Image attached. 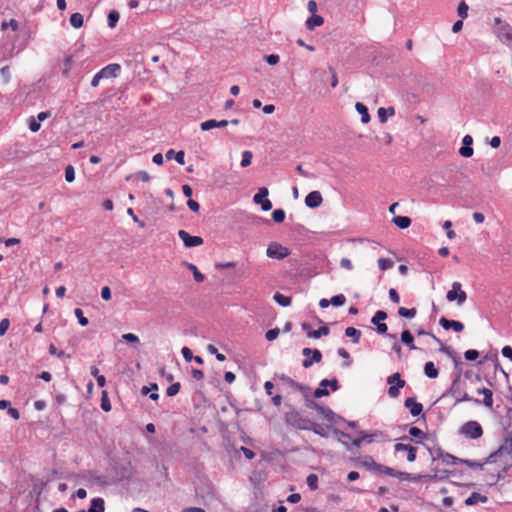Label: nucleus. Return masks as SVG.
<instances>
[{
    "instance_id": "obj_1",
    "label": "nucleus",
    "mask_w": 512,
    "mask_h": 512,
    "mask_svg": "<svg viewBox=\"0 0 512 512\" xmlns=\"http://www.w3.org/2000/svg\"><path fill=\"white\" fill-rule=\"evenodd\" d=\"M448 393L455 399V404L463 401H472L477 405H480V400L477 398L470 397L462 388L460 374L453 380Z\"/></svg>"
},
{
    "instance_id": "obj_2",
    "label": "nucleus",
    "mask_w": 512,
    "mask_h": 512,
    "mask_svg": "<svg viewBox=\"0 0 512 512\" xmlns=\"http://www.w3.org/2000/svg\"><path fill=\"white\" fill-rule=\"evenodd\" d=\"M494 33L503 44L512 46V26L499 17L494 18Z\"/></svg>"
},
{
    "instance_id": "obj_3",
    "label": "nucleus",
    "mask_w": 512,
    "mask_h": 512,
    "mask_svg": "<svg viewBox=\"0 0 512 512\" xmlns=\"http://www.w3.org/2000/svg\"><path fill=\"white\" fill-rule=\"evenodd\" d=\"M196 494L203 499L206 505L219 499L216 487L208 480L201 482V484L196 487Z\"/></svg>"
},
{
    "instance_id": "obj_4",
    "label": "nucleus",
    "mask_w": 512,
    "mask_h": 512,
    "mask_svg": "<svg viewBox=\"0 0 512 512\" xmlns=\"http://www.w3.org/2000/svg\"><path fill=\"white\" fill-rule=\"evenodd\" d=\"M511 454H512V432H509L503 439V441L500 444V446L498 447V449L496 451H494L493 453H491L487 457L485 463H492L495 461V459L497 457H501L503 455H509L511 457V462L510 463L507 462L506 465L511 466L512 465Z\"/></svg>"
},
{
    "instance_id": "obj_5",
    "label": "nucleus",
    "mask_w": 512,
    "mask_h": 512,
    "mask_svg": "<svg viewBox=\"0 0 512 512\" xmlns=\"http://www.w3.org/2000/svg\"><path fill=\"white\" fill-rule=\"evenodd\" d=\"M286 421L291 426L301 430H308L312 423L310 419L303 417L297 411L288 412L286 414Z\"/></svg>"
},
{
    "instance_id": "obj_6",
    "label": "nucleus",
    "mask_w": 512,
    "mask_h": 512,
    "mask_svg": "<svg viewBox=\"0 0 512 512\" xmlns=\"http://www.w3.org/2000/svg\"><path fill=\"white\" fill-rule=\"evenodd\" d=\"M446 299L449 302H457V305L461 306L467 300V294L462 290L460 282H453L451 289L446 294Z\"/></svg>"
},
{
    "instance_id": "obj_7",
    "label": "nucleus",
    "mask_w": 512,
    "mask_h": 512,
    "mask_svg": "<svg viewBox=\"0 0 512 512\" xmlns=\"http://www.w3.org/2000/svg\"><path fill=\"white\" fill-rule=\"evenodd\" d=\"M461 433L469 439H478L483 435L481 425L476 421H468L461 426Z\"/></svg>"
},
{
    "instance_id": "obj_8",
    "label": "nucleus",
    "mask_w": 512,
    "mask_h": 512,
    "mask_svg": "<svg viewBox=\"0 0 512 512\" xmlns=\"http://www.w3.org/2000/svg\"><path fill=\"white\" fill-rule=\"evenodd\" d=\"M387 383L390 385L388 389V395L391 398H396L399 393L400 389L405 386V381L401 379V376L398 372L390 375L387 378Z\"/></svg>"
},
{
    "instance_id": "obj_9",
    "label": "nucleus",
    "mask_w": 512,
    "mask_h": 512,
    "mask_svg": "<svg viewBox=\"0 0 512 512\" xmlns=\"http://www.w3.org/2000/svg\"><path fill=\"white\" fill-rule=\"evenodd\" d=\"M266 254L269 258L282 260L290 254V250L279 243L273 242L268 245Z\"/></svg>"
},
{
    "instance_id": "obj_10",
    "label": "nucleus",
    "mask_w": 512,
    "mask_h": 512,
    "mask_svg": "<svg viewBox=\"0 0 512 512\" xmlns=\"http://www.w3.org/2000/svg\"><path fill=\"white\" fill-rule=\"evenodd\" d=\"M331 387L333 391H337L339 389V382L336 378L333 379H323L319 383V387L314 391L315 398H321L329 395V391L326 390V387Z\"/></svg>"
},
{
    "instance_id": "obj_11",
    "label": "nucleus",
    "mask_w": 512,
    "mask_h": 512,
    "mask_svg": "<svg viewBox=\"0 0 512 512\" xmlns=\"http://www.w3.org/2000/svg\"><path fill=\"white\" fill-rule=\"evenodd\" d=\"M306 407L317 411L327 421L331 422L334 420L335 413L329 407L322 406L312 399H307Z\"/></svg>"
},
{
    "instance_id": "obj_12",
    "label": "nucleus",
    "mask_w": 512,
    "mask_h": 512,
    "mask_svg": "<svg viewBox=\"0 0 512 512\" xmlns=\"http://www.w3.org/2000/svg\"><path fill=\"white\" fill-rule=\"evenodd\" d=\"M303 356H309L310 354H313V357L306 358L302 362V366L304 368L311 367L314 363H319L322 360V353L318 349H311V348H304L302 350Z\"/></svg>"
},
{
    "instance_id": "obj_13",
    "label": "nucleus",
    "mask_w": 512,
    "mask_h": 512,
    "mask_svg": "<svg viewBox=\"0 0 512 512\" xmlns=\"http://www.w3.org/2000/svg\"><path fill=\"white\" fill-rule=\"evenodd\" d=\"M178 236L183 241L184 246L187 248H192L203 244V239L200 236H192L185 230H179Z\"/></svg>"
},
{
    "instance_id": "obj_14",
    "label": "nucleus",
    "mask_w": 512,
    "mask_h": 512,
    "mask_svg": "<svg viewBox=\"0 0 512 512\" xmlns=\"http://www.w3.org/2000/svg\"><path fill=\"white\" fill-rule=\"evenodd\" d=\"M439 324L445 330L453 329L455 332H458V333L462 332L464 330V325L462 322L456 321V320H450L445 317L440 318Z\"/></svg>"
},
{
    "instance_id": "obj_15",
    "label": "nucleus",
    "mask_w": 512,
    "mask_h": 512,
    "mask_svg": "<svg viewBox=\"0 0 512 512\" xmlns=\"http://www.w3.org/2000/svg\"><path fill=\"white\" fill-rule=\"evenodd\" d=\"M322 202L323 198L319 191H312L305 197V204L311 209L318 208Z\"/></svg>"
},
{
    "instance_id": "obj_16",
    "label": "nucleus",
    "mask_w": 512,
    "mask_h": 512,
    "mask_svg": "<svg viewBox=\"0 0 512 512\" xmlns=\"http://www.w3.org/2000/svg\"><path fill=\"white\" fill-rule=\"evenodd\" d=\"M121 71V66L116 63L108 64L104 68H102L99 72L101 73L103 79L117 77Z\"/></svg>"
},
{
    "instance_id": "obj_17",
    "label": "nucleus",
    "mask_w": 512,
    "mask_h": 512,
    "mask_svg": "<svg viewBox=\"0 0 512 512\" xmlns=\"http://www.w3.org/2000/svg\"><path fill=\"white\" fill-rule=\"evenodd\" d=\"M404 406L409 409L410 414L414 417L419 416L423 411L422 404L416 402L414 397L407 398L404 402Z\"/></svg>"
},
{
    "instance_id": "obj_18",
    "label": "nucleus",
    "mask_w": 512,
    "mask_h": 512,
    "mask_svg": "<svg viewBox=\"0 0 512 512\" xmlns=\"http://www.w3.org/2000/svg\"><path fill=\"white\" fill-rule=\"evenodd\" d=\"M229 124L228 120H220L217 121L215 119H209L200 124V128L202 131H208L213 128H223Z\"/></svg>"
},
{
    "instance_id": "obj_19",
    "label": "nucleus",
    "mask_w": 512,
    "mask_h": 512,
    "mask_svg": "<svg viewBox=\"0 0 512 512\" xmlns=\"http://www.w3.org/2000/svg\"><path fill=\"white\" fill-rule=\"evenodd\" d=\"M477 393L483 394V396H484L483 400L482 401L480 400V402H481L480 404H483L487 408H492V406H493L492 391L488 388L483 387V388H478Z\"/></svg>"
},
{
    "instance_id": "obj_20",
    "label": "nucleus",
    "mask_w": 512,
    "mask_h": 512,
    "mask_svg": "<svg viewBox=\"0 0 512 512\" xmlns=\"http://www.w3.org/2000/svg\"><path fill=\"white\" fill-rule=\"evenodd\" d=\"M438 458H440L442 463L445 465H456V464H461V462H462L461 458H458L450 453H446V452H442V451L439 453Z\"/></svg>"
},
{
    "instance_id": "obj_21",
    "label": "nucleus",
    "mask_w": 512,
    "mask_h": 512,
    "mask_svg": "<svg viewBox=\"0 0 512 512\" xmlns=\"http://www.w3.org/2000/svg\"><path fill=\"white\" fill-rule=\"evenodd\" d=\"M166 159L167 160H172V159H175L177 161V163H179L180 165H184L185 163V153L184 151L180 150V151H175L173 149H169L166 154Z\"/></svg>"
},
{
    "instance_id": "obj_22",
    "label": "nucleus",
    "mask_w": 512,
    "mask_h": 512,
    "mask_svg": "<svg viewBox=\"0 0 512 512\" xmlns=\"http://www.w3.org/2000/svg\"><path fill=\"white\" fill-rule=\"evenodd\" d=\"M487 500H488V498L485 495H482L478 492H473L468 498H466L465 504L467 506H473L479 502L486 503Z\"/></svg>"
},
{
    "instance_id": "obj_23",
    "label": "nucleus",
    "mask_w": 512,
    "mask_h": 512,
    "mask_svg": "<svg viewBox=\"0 0 512 512\" xmlns=\"http://www.w3.org/2000/svg\"><path fill=\"white\" fill-rule=\"evenodd\" d=\"M324 23V19L320 15L313 14L306 21V26L308 30H314L315 27L321 26Z\"/></svg>"
},
{
    "instance_id": "obj_24",
    "label": "nucleus",
    "mask_w": 512,
    "mask_h": 512,
    "mask_svg": "<svg viewBox=\"0 0 512 512\" xmlns=\"http://www.w3.org/2000/svg\"><path fill=\"white\" fill-rule=\"evenodd\" d=\"M392 223L400 229H406L411 225V219L407 216H395Z\"/></svg>"
},
{
    "instance_id": "obj_25",
    "label": "nucleus",
    "mask_w": 512,
    "mask_h": 512,
    "mask_svg": "<svg viewBox=\"0 0 512 512\" xmlns=\"http://www.w3.org/2000/svg\"><path fill=\"white\" fill-rule=\"evenodd\" d=\"M424 373L430 379H435L439 375L438 369L435 367L434 363L431 361L425 363Z\"/></svg>"
},
{
    "instance_id": "obj_26",
    "label": "nucleus",
    "mask_w": 512,
    "mask_h": 512,
    "mask_svg": "<svg viewBox=\"0 0 512 512\" xmlns=\"http://www.w3.org/2000/svg\"><path fill=\"white\" fill-rule=\"evenodd\" d=\"M355 109L361 115L362 123L366 124L370 121L368 108L364 104L357 102L355 105Z\"/></svg>"
},
{
    "instance_id": "obj_27",
    "label": "nucleus",
    "mask_w": 512,
    "mask_h": 512,
    "mask_svg": "<svg viewBox=\"0 0 512 512\" xmlns=\"http://www.w3.org/2000/svg\"><path fill=\"white\" fill-rule=\"evenodd\" d=\"M105 503L102 498H94L91 500L90 508L88 509V512H104Z\"/></svg>"
},
{
    "instance_id": "obj_28",
    "label": "nucleus",
    "mask_w": 512,
    "mask_h": 512,
    "mask_svg": "<svg viewBox=\"0 0 512 512\" xmlns=\"http://www.w3.org/2000/svg\"><path fill=\"white\" fill-rule=\"evenodd\" d=\"M183 264L193 273L194 280L197 283H201L204 281L205 276L198 270L196 265L188 262H184Z\"/></svg>"
},
{
    "instance_id": "obj_29",
    "label": "nucleus",
    "mask_w": 512,
    "mask_h": 512,
    "mask_svg": "<svg viewBox=\"0 0 512 512\" xmlns=\"http://www.w3.org/2000/svg\"><path fill=\"white\" fill-rule=\"evenodd\" d=\"M378 118L381 123H385L387 121L388 116H393L395 114V109L393 107L388 108H379L378 109Z\"/></svg>"
},
{
    "instance_id": "obj_30",
    "label": "nucleus",
    "mask_w": 512,
    "mask_h": 512,
    "mask_svg": "<svg viewBox=\"0 0 512 512\" xmlns=\"http://www.w3.org/2000/svg\"><path fill=\"white\" fill-rule=\"evenodd\" d=\"M401 341L408 345L409 346V349L410 350H415L417 349V347L413 344L414 342V337L413 335L411 334V332L409 330H404L402 333H401Z\"/></svg>"
},
{
    "instance_id": "obj_31",
    "label": "nucleus",
    "mask_w": 512,
    "mask_h": 512,
    "mask_svg": "<svg viewBox=\"0 0 512 512\" xmlns=\"http://www.w3.org/2000/svg\"><path fill=\"white\" fill-rule=\"evenodd\" d=\"M273 299L277 304H279L282 307H288L290 306L292 299L290 296H285L281 294L280 292H276L273 296Z\"/></svg>"
},
{
    "instance_id": "obj_32",
    "label": "nucleus",
    "mask_w": 512,
    "mask_h": 512,
    "mask_svg": "<svg viewBox=\"0 0 512 512\" xmlns=\"http://www.w3.org/2000/svg\"><path fill=\"white\" fill-rule=\"evenodd\" d=\"M333 433L337 436L338 441L342 442V444L345 445L347 449H350L349 441L351 440V436L348 433L340 431L336 428L333 429Z\"/></svg>"
},
{
    "instance_id": "obj_33",
    "label": "nucleus",
    "mask_w": 512,
    "mask_h": 512,
    "mask_svg": "<svg viewBox=\"0 0 512 512\" xmlns=\"http://www.w3.org/2000/svg\"><path fill=\"white\" fill-rule=\"evenodd\" d=\"M345 335L347 337L352 338V342L357 344V343H359L360 338H361V331L354 327H348L345 330Z\"/></svg>"
},
{
    "instance_id": "obj_34",
    "label": "nucleus",
    "mask_w": 512,
    "mask_h": 512,
    "mask_svg": "<svg viewBox=\"0 0 512 512\" xmlns=\"http://www.w3.org/2000/svg\"><path fill=\"white\" fill-rule=\"evenodd\" d=\"M329 332H330V330H329V328H328L327 326H321V327H320L319 329H317V330L309 331V332L307 333V336H308L309 338H315V339H317V338H320V337H322V336H326V335H328V334H329Z\"/></svg>"
},
{
    "instance_id": "obj_35",
    "label": "nucleus",
    "mask_w": 512,
    "mask_h": 512,
    "mask_svg": "<svg viewBox=\"0 0 512 512\" xmlns=\"http://www.w3.org/2000/svg\"><path fill=\"white\" fill-rule=\"evenodd\" d=\"M83 22L84 19L81 13L76 12L70 16V24L76 29L81 28L83 26Z\"/></svg>"
},
{
    "instance_id": "obj_36",
    "label": "nucleus",
    "mask_w": 512,
    "mask_h": 512,
    "mask_svg": "<svg viewBox=\"0 0 512 512\" xmlns=\"http://www.w3.org/2000/svg\"><path fill=\"white\" fill-rule=\"evenodd\" d=\"M382 433L381 432H373V433H368V432H365V431H361L360 432V437H361V440L363 442H366V443H372L375 441V438L377 436H381Z\"/></svg>"
},
{
    "instance_id": "obj_37",
    "label": "nucleus",
    "mask_w": 512,
    "mask_h": 512,
    "mask_svg": "<svg viewBox=\"0 0 512 512\" xmlns=\"http://www.w3.org/2000/svg\"><path fill=\"white\" fill-rule=\"evenodd\" d=\"M375 326H376V331L378 334L386 335L388 338L393 339V340L397 339L396 334L387 333L388 326L386 325V323H384V322L378 323Z\"/></svg>"
},
{
    "instance_id": "obj_38",
    "label": "nucleus",
    "mask_w": 512,
    "mask_h": 512,
    "mask_svg": "<svg viewBox=\"0 0 512 512\" xmlns=\"http://www.w3.org/2000/svg\"><path fill=\"white\" fill-rule=\"evenodd\" d=\"M373 472L375 473H383V474H386V475H393L394 474V469L391 468V467H388V466H385V465H382V464H379V463H375V466H374V469H373Z\"/></svg>"
},
{
    "instance_id": "obj_39",
    "label": "nucleus",
    "mask_w": 512,
    "mask_h": 512,
    "mask_svg": "<svg viewBox=\"0 0 512 512\" xmlns=\"http://www.w3.org/2000/svg\"><path fill=\"white\" fill-rule=\"evenodd\" d=\"M269 191L266 187L259 188L258 192L254 195L253 201L256 204H260L265 198H267Z\"/></svg>"
},
{
    "instance_id": "obj_40",
    "label": "nucleus",
    "mask_w": 512,
    "mask_h": 512,
    "mask_svg": "<svg viewBox=\"0 0 512 512\" xmlns=\"http://www.w3.org/2000/svg\"><path fill=\"white\" fill-rule=\"evenodd\" d=\"M416 309L415 308H411V309H408V308H405V307H400L398 309V314L400 317H403V318H414L416 316Z\"/></svg>"
},
{
    "instance_id": "obj_41",
    "label": "nucleus",
    "mask_w": 512,
    "mask_h": 512,
    "mask_svg": "<svg viewBox=\"0 0 512 512\" xmlns=\"http://www.w3.org/2000/svg\"><path fill=\"white\" fill-rule=\"evenodd\" d=\"M252 158H253V154L251 151H249V150L243 151L242 152V160L240 163L241 167L246 168V167L250 166Z\"/></svg>"
},
{
    "instance_id": "obj_42",
    "label": "nucleus",
    "mask_w": 512,
    "mask_h": 512,
    "mask_svg": "<svg viewBox=\"0 0 512 512\" xmlns=\"http://www.w3.org/2000/svg\"><path fill=\"white\" fill-rule=\"evenodd\" d=\"M119 13L116 10L110 11L107 17L108 26L114 28L119 20Z\"/></svg>"
},
{
    "instance_id": "obj_43",
    "label": "nucleus",
    "mask_w": 512,
    "mask_h": 512,
    "mask_svg": "<svg viewBox=\"0 0 512 512\" xmlns=\"http://www.w3.org/2000/svg\"><path fill=\"white\" fill-rule=\"evenodd\" d=\"M386 318H387V313L383 310H378L375 312V314L371 318V323L376 325L378 323H382Z\"/></svg>"
},
{
    "instance_id": "obj_44",
    "label": "nucleus",
    "mask_w": 512,
    "mask_h": 512,
    "mask_svg": "<svg viewBox=\"0 0 512 512\" xmlns=\"http://www.w3.org/2000/svg\"><path fill=\"white\" fill-rule=\"evenodd\" d=\"M306 483L310 490H316L318 488V476L316 474H309L306 478Z\"/></svg>"
},
{
    "instance_id": "obj_45",
    "label": "nucleus",
    "mask_w": 512,
    "mask_h": 512,
    "mask_svg": "<svg viewBox=\"0 0 512 512\" xmlns=\"http://www.w3.org/2000/svg\"><path fill=\"white\" fill-rule=\"evenodd\" d=\"M393 265H394V262L389 258H379L378 259V266H379V269L382 271L392 268Z\"/></svg>"
},
{
    "instance_id": "obj_46",
    "label": "nucleus",
    "mask_w": 512,
    "mask_h": 512,
    "mask_svg": "<svg viewBox=\"0 0 512 512\" xmlns=\"http://www.w3.org/2000/svg\"><path fill=\"white\" fill-rule=\"evenodd\" d=\"M310 431H313L315 434L321 436V437H327L328 434L325 432V430L323 429V427L318 424V423H315L312 421L311 425H310V428L308 429Z\"/></svg>"
},
{
    "instance_id": "obj_47",
    "label": "nucleus",
    "mask_w": 512,
    "mask_h": 512,
    "mask_svg": "<svg viewBox=\"0 0 512 512\" xmlns=\"http://www.w3.org/2000/svg\"><path fill=\"white\" fill-rule=\"evenodd\" d=\"M417 335H419V336H421V335H428V336L432 337L436 342H438V343H440L442 345V347L440 349L441 351L448 352L449 348L444 346L442 344L441 340L439 338H437L433 333L427 332V331H425L423 329H419V330H417Z\"/></svg>"
},
{
    "instance_id": "obj_48",
    "label": "nucleus",
    "mask_w": 512,
    "mask_h": 512,
    "mask_svg": "<svg viewBox=\"0 0 512 512\" xmlns=\"http://www.w3.org/2000/svg\"><path fill=\"white\" fill-rule=\"evenodd\" d=\"M101 408L102 410H104L105 412H109L111 410V403H110V400L108 398V394L106 391H103L102 392V396H101Z\"/></svg>"
},
{
    "instance_id": "obj_49",
    "label": "nucleus",
    "mask_w": 512,
    "mask_h": 512,
    "mask_svg": "<svg viewBox=\"0 0 512 512\" xmlns=\"http://www.w3.org/2000/svg\"><path fill=\"white\" fill-rule=\"evenodd\" d=\"M294 390L300 392L304 396L305 403L307 402V399H310V387L309 386L298 383L297 388H295Z\"/></svg>"
},
{
    "instance_id": "obj_50",
    "label": "nucleus",
    "mask_w": 512,
    "mask_h": 512,
    "mask_svg": "<svg viewBox=\"0 0 512 512\" xmlns=\"http://www.w3.org/2000/svg\"><path fill=\"white\" fill-rule=\"evenodd\" d=\"M74 314L77 317L78 322L82 327H85L89 324V320L86 317H84L83 311L80 308H76L74 310Z\"/></svg>"
},
{
    "instance_id": "obj_51",
    "label": "nucleus",
    "mask_w": 512,
    "mask_h": 512,
    "mask_svg": "<svg viewBox=\"0 0 512 512\" xmlns=\"http://www.w3.org/2000/svg\"><path fill=\"white\" fill-rule=\"evenodd\" d=\"M272 219L276 222V223H281L284 221L285 219V211L283 209H275L273 212H272Z\"/></svg>"
},
{
    "instance_id": "obj_52",
    "label": "nucleus",
    "mask_w": 512,
    "mask_h": 512,
    "mask_svg": "<svg viewBox=\"0 0 512 512\" xmlns=\"http://www.w3.org/2000/svg\"><path fill=\"white\" fill-rule=\"evenodd\" d=\"M375 463L376 462L374 461V459L371 456H365L361 460V465L370 471H373Z\"/></svg>"
},
{
    "instance_id": "obj_53",
    "label": "nucleus",
    "mask_w": 512,
    "mask_h": 512,
    "mask_svg": "<svg viewBox=\"0 0 512 512\" xmlns=\"http://www.w3.org/2000/svg\"><path fill=\"white\" fill-rule=\"evenodd\" d=\"M337 353L340 357L345 359L343 367H349L351 365L350 354L344 348H339Z\"/></svg>"
},
{
    "instance_id": "obj_54",
    "label": "nucleus",
    "mask_w": 512,
    "mask_h": 512,
    "mask_svg": "<svg viewBox=\"0 0 512 512\" xmlns=\"http://www.w3.org/2000/svg\"><path fill=\"white\" fill-rule=\"evenodd\" d=\"M345 301H346V298L343 294L335 295L330 299L331 305L336 306V307L342 306L345 303Z\"/></svg>"
},
{
    "instance_id": "obj_55",
    "label": "nucleus",
    "mask_w": 512,
    "mask_h": 512,
    "mask_svg": "<svg viewBox=\"0 0 512 512\" xmlns=\"http://www.w3.org/2000/svg\"><path fill=\"white\" fill-rule=\"evenodd\" d=\"M409 434L416 438V439H424L426 437V433H424L420 428L418 427H411L409 429Z\"/></svg>"
},
{
    "instance_id": "obj_56",
    "label": "nucleus",
    "mask_w": 512,
    "mask_h": 512,
    "mask_svg": "<svg viewBox=\"0 0 512 512\" xmlns=\"http://www.w3.org/2000/svg\"><path fill=\"white\" fill-rule=\"evenodd\" d=\"M0 76L5 83H9L11 80V71L9 66H3L0 69Z\"/></svg>"
},
{
    "instance_id": "obj_57",
    "label": "nucleus",
    "mask_w": 512,
    "mask_h": 512,
    "mask_svg": "<svg viewBox=\"0 0 512 512\" xmlns=\"http://www.w3.org/2000/svg\"><path fill=\"white\" fill-rule=\"evenodd\" d=\"M180 383L179 382H176V383H173L171 384L167 390H166V394L167 396L169 397H173L175 396L176 394H178L179 390H180Z\"/></svg>"
},
{
    "instance_id": "obj_58",
    "label": "nucleus",
    "mask_w": 512,
    "mask_h": 512,
    "mask_svg": "<svg viewBox=\"0 0 512 512\" xmlns=\"http://www.w3.org/2000/svg\"><path fill=\"white\" fill-rule=\"evenodd\" d=\"M468 9H469L468 5L464 1L461 2L457 8L458 15L461 18H466L468 16Z\"/></svg>"
},
{
    "instance_id": "obj_59",
    "label": "nucleus",
    "mask_w": 512,
    "mask_h": 512,
    "mask_svg": "<svg viewBox=\"0 0 512 512\" xmlns=\"http://www.w3.org/2000/svg\"><path fill=\"white\" fill-rule=\"evenodd\" d=\"M392 477H397L400 480H410V478H414V474L408 473V472H401L394 469V474L391 475Z\"/></svg>"
},
{
    "instance_id": "obj_60",
    "label": "nucleus",
    "mask_w": 512,
    "mask_h": 512,
    "mask_svg": "<svg viewBox=\"0 0 512 512\" xmlns=\"http://www.w3.org/2000/svg\"><path fill=\"white\" fill-rule=\"evenodd\" d=\"M65 179L67 182H73L75 179V171L73 166L68 165L65 169Z\"/></svg>"
},
{
    "instance_id": "obj_61",
    "label": "nucleus",
    "mask_w": 512,
    "mask_h": 512,
    "mask_svg": "<svg viewBox=\"0 0 512 512\" xmlns=\"http://www.w3.org/2000/svg\"><path fill=\"white\" fill-rule=\"evenodd\" d=\"M464 357L468 361H475L479 357V352L475 349L465 351Z\"/></svg>"
},
{
    "instance_id": "obj_62",
    "label": "nucleus",
    "mask_w": 512,
    "mask_h": 512,
    "mask_svg": "<svg viewBox=\"0 0 512 512\" xmlns=\"http://www.w3.org/2000/svg\"><path fill=\"white\" fill-rule=\"evenodd\" d=\"M29 129L32 131V132H37L40 130L41 128V125H40V122L34 118V117H30L29 118Z\"/></svg>"
},
{
    "instance_id": "obj_63",
    "label": "nucleus",
    "mask_w": 512,
    "mask_h": 512,
    "mask_svg": "<svg viewBox=\"0 0 512 512\" xmlns=\"http://www.w3.org/2000/svg\"><path fill=\"white\" fill-rule=\"evenodd\" d=\"M280 333V330L279 328H273V329H270L266 332L265 334V338L268 340V341H274L278 335Z\"/></svg>"
},
{
    "instance_id": "obj_64",
    "label": "nucleus",
    "mask_w": 512,
    "mask_h": 512,
    "mask_svg": "<svg viewBox=\"0 0 512 512\" xmlns=\"http://www.w3.org/2000/svg\"><path fill=\"white\" fill-rule=\"evenodd\" d=\"M280 380L283 381L286 385H288L292 389L297 388V385L299 383L286 375H281Z\"/></svg>"
}]
</instances>
